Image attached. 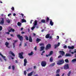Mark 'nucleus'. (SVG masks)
<instances>
[{
	"mask_svg": "<svg viewBox=\"0 0 76 76\" xmlns=\"http://www.w3.org/2000/svg\"><path fill=\"white\" fill-rule=\"evenodd\" d=\"M63 63H64V59H62L58 61L57 64L58 65H61V64H63Z\"/></svg>",
	"mask_w": 76,
	"mask_h": 76,
	"instance_id": "1",
	"label": "nucleus"
},
{
	"mask_svg": "<svg viewBox=\"0 0 76 76\" xmlns=\"http://www.w3.org/2000/svg\"><path fill=\"white\" fill-rule=\"evenodd\" d=\"M23 19H25V18H26V17L25 16H23Z\"/></svg>",
	"mask_w": 76,
	"mask_h": 76,
	"instance_id": "48",
	"label": "nucleus"
},
{
	"mask_svg": "<svg viewBox=\"0 0 76 76\" xmlns=\"http://www.w3.org/2000/svg\"><path fill=\"white\" fill-rule=\"evenodd\" d=\"M70 56H72L71 55L68 53H66L65 55V57H70Z\"/></svg>",
	"mask_w": 76,
	"mask_h": 76,
	"instance_id": "16",
	"label": "nucleus"
},
{
	"mask_svg": "<svg viewBox=\"0 0 76 76\" xmlns=\"http://www.w3.org/2000/svg\"><path fill=\"white\" fill-rule=\"evenodd\" d=\"M53 51H51L50 52L49 54V56H50L53 55Z\"/></svg>",
	"mask_w": 76,
	"mask_h": 76,
	"instance_id": "24",
	"label": "nucleus"
},
{
	"mask_svg": "<svg viewBox=\"0 0 76 76\" xmlns=\"http://www.w3.org/2000/svg\"><path fill=\"white\" fill-rule=\"evenodd\" d=\"M11 30L12 32H15V29H14L12 28H11Z\"/></svg>",
	"mask_w": 76,
	"mask_h": 76,
	"instance_id": "43",
	"label": "nucleus"
},
{
	"mask_svg": "<svg viewBox=\"0 0 76 76\" xmlns=\"http://www.w3.org/2000/svg\"><path fill=\"white\" fill-rule=\"evenodd\" d=\"M10 36H11V37H14V36H13V34H10Z\"/></svg>",
	"mask_w": 76,
	"mask_h": 76,
	"instance_id": "51",
	"label": "nucleus"
},
{
	"mask_svg": "<svg viewBox=\"0 0 76 76\" xmlns=\"http://www.w3.org/2000/svg\"><path fill=\"white\" fill-rule=\"evenodd\" d=\"M6 34H8L9 35V34H10V33H9V32H6Z\"/></svg>",
	"mask_w": 76,
	"mask_h": 76,
	"instance_id": "52",
	"label": "nucleus"
},
{
	"mask_svg": "<svg viewBox=\"0 0 76 76\" xmlns=\"http://www.w3.org/2000/svg\"><path fill=\"white\" fill-rule=\"evenodd\" d=\"M11 31H12V30H11V28L10 30H8V32H11Z\"/></svg>",
	"mask_w": 76,
	"mask_h": 76,
	"instance_id": "50",
	"label": "nucleus"
},
{
	"mask_svg": "<svg viewBox=\"0 0 76 76\" xmlns=\"http://www.w3.org/2000/svg\"><path fill=\"white\" fill-rule=\"evenodd\" d=\"M49 49H50V48H45L46 50H49Z\"/></svg>",
	"mask_w": 76,
	"mask_h": 76,
	"instance_id": "49",
	"label": "nucleus"
},
{
	"mask_svg": "<svg viewBox=\"0 0 76 76\" xmlns=\"http://www.w3.org/2000/svg\"><path fill=\"white\" fill-rule=\"evenodd\" d=\"M3 29V27H2V26H0V31H1Z\"/></svg>",
	"mask_w": 76,
	"mask_h": 76,
	"instance_id": "42",
	"label": "nucleus"
},
{
	"mask_svg": "<svg viewBox=\"0 0 76 76\" xmlns=\"http://www.w3.org/2000/svg\"><path fill=\"white\" fill-rule=\"evenodd\" d=\"M17 25L18 26H21V25H22V23L20 22H18L17 23Z\"/></svg>",
	"mask_w": 76,
	"mask_h": 76,
	"instance_id": "25",
	"label": "nucleus"
},
{
	"mask_svg": "<svg viewBox=\"0 0 76 76\" xmlns=\"http://www.w3.org/2000/svg\"><path fill=\"white\" fill-rule=\"evenodd\" d=\"M29 42H32V39L31 36H30L29 37Z\"/></svg>",
	"mask_w": 76,
	"mask_h": 76,
	"instance_id": "13",
	"label": "nucleus"
},
{
	"mask_svg": "<svg viewBox=\"0 0 76 76\" xmlns=\"http://www.w3.org/2000/svg\"><path fill=\"white\" fill-rule=\"evenodd\" d=\"M0 56H1L2 57V58H3V59L4 61H7V60L6 58V56H3V55L1 54V53H0Z\"/></svg>",
	"mask_w": 76,
	"mask_h": 76,
	"instance_id": "6",
	"label": "nucleus"
},
{
	"mask_svg": "<svg viewBox=\"0 0 76 76\" xmlns=\"http://www.w3.org/2000/svg\"><path fill=\"white\" fill-rule=\"evenodd\" d=\"M2 20L0 22V24H3L4 23V18H1Z\"/></svg>",
	"mask_w": 76,
	"mask_h": 76,
	"instance_id": "8",
	"label": "nucleus"
},
{
	"mask_svg": "<svg viewBox=\"0 0 76 76\" xmlns=\"http://www.w3.org/2000/svg\"><path fill=\"white\" fill-rule=\"evenodd\" d=\"M24 75H26V71H24Z\"/></svg>",
	"mask_w": 76,
	"mask_h": 76,
	"instance_id": "44",
	"label": "nucleus"
},
{
	"mask_svg": "<svg viewBox=\"0 0 76 76\" xmlns=\"http://www.w3.org/2000/svg\"><path fill=\"white\" fill-rule=\"evenodd\" d=\"M35 28V26H33L31 28V30H34V28Z\"/></svg>",
	"mask_w": 76,
	"mask_h": 76,
	"instance_id": "39",
	"label": "nucleus"
},
{
	"mask_svg": "<svg viewBox=\"0 0 76 76\" xmlns=\"http://www.w3.org/2000/svg\"><path fill=\"white\" fill-rule=\"evenodd\" d=\"M5 45H6V47H8V45H9V43L7 42H6L5 43Z\"/></svg>",
	"mask_w": 76,
	"mask_h": 76,
	"instance_id": "18",
	"label": "nucleus"
},
{
	"mask_svg": "<svg viewBox=\"0 0 76 76\" xmlns=\"http://www.w3.org/2000/svg\"><path fill=\"white\" fill-rule=\"evenodd\" d=\"M24 37L26 40H27V41H28V40H29V38H28V36L26 35Z\"/></svg>",
	"mask_w": 76,
	"mask_h": 76,
	"instance_id": "22",
	"label": "nucleus"
},
{
	"mask_svg": "<svg viewBox=\"0 0 76 76\" xmlns=\"http://www.w3.org/2000/svg\"><path fill=\"white\" fill-rule=\"evenodd\" d=\"M59 53H61V54L62 56H64V54H65V53L64 52V51H59Z\"/></svg>",
	"mask_w": 76,
	"mask_h": 76,
	"instance_id": "9",
	"label": "nucleus"
},
{
	"mask_svg": "<svg viewBox=\"0 0 76 76\" xmlns=\"http://www.w3.org/2000/svg\"><path fill=\"white\" fill-rule=\"evenodd\" d=\"M49 20H50V18H49L48 17H47L46 18V22H48Z\"/></svg>",
	"mask_w": 76,
	"mask_h": 76,
	"instance_id": "27",
	"label": "nucleus"
},
{
	"mask_svg": "<svg viewBox=\"0 0 76 76\" xmlns=\"http://www.w3.org/2000/svg\"><path fill=\"white\" fill-rule=\"evenodd\" d=\"M62 57V56H61V55H59L58 57V58H61Z\"/></svg>",
	"mask_w": 76,
	"mask_h": 76,
	"instance_id": "46",
	"label": "nucleus"
},
{
	"mask_svg": "<svg viewBox=\"0 0 76 76\" xmlns=\"http://www.w3.org/2000/svg\"><path fill=\"white\" fill-rule=\"evenodd\" d=\"M41 22L42 23H45V20H42Z\"/></svg>",
	"mask_w": 76,
	"mask_h": 76,
	"instance_id": "32",
	"label": "nucleus"
},
{
	"mask_svg": "<svg viewBox=\"0 0 76 76\" xmlns=\"http://www.w3.org/2000/svg\"><path fill=\"white\" fill-rule=\"evenodd\" d=\"M50 39H51V38H52V36H50L49 37Z\"/></svg>",
	"mask_w": 76,
	"mask_h": 76,
	"instance_id": "61",
	"label": "nucleus"
},
{
	"mask_svg": "<svg viewBox=\"0 0 76 76\" xmlns=\"http://www.w3.org/2000/svg\"><path fill=\"white\" fill-rule=\"evenodd\" d=\"M44 50V48H41L40 50V51H41Z\"/></svg>",
	"mask_w": 76,
	"mask_h": 76,
	"instance_id": "38",
	"label": "nucleus"
},
{
	"mask_svg": "<svg viewBox=\"0 0 76 76\" xmlns=\"http://www.w3.org/2000/svg\"><path fill=\"white\" fill-rule=\"evenodd\" d=\"M50 24L51 26H53L54 24V23L53 22L52 20H50Z\"/></svg>",
	"mask_w": 76,
	"mask_h": 76,
	"instance_id": "15",
	"label": "nucleus"
},
{
	"mask_svg": "<svg viewBox=\"0 0 76 76\" xmlns=\"http://www.w3.org/2000/svg\"><path fill=\"white\" fill-rule=\"evenodd\" d=\"M17 37L19 39L20 41H23V37L22 36H20V34H18L17 35Z\"/></svg>",
	"mask_w": 76,
	"mask_h": 76,
	"instance_id": "2",
	"label": "nucleus"
},
{
	"mask_svg": "<svg viewBox=\"0 0 76 76\" xmlns=\"http://www.w3.org/2000/svg\"><path fill=\"white\" fill-rule=\"evenodd\" d=\"M70 74H71V72L69 71V73L67 74V76H70Z\"/></svg>",
	"mask_w": 76,
	"mask_h": 76,
	"instance_id": "33",
	"label": "nucleus"
},
{
	"mask_svg": "<svg viewBox=\"0 0 76 76\" xmlns=\"http://www.w3.org/2000/svg\"><path fill=\"white\" fill-rule=\"evenodd\" d=\"M75 47L74 46H68V48H74Z\"/></svg>",
	"mask_w": 76,
	"mask_h": 76,
	"instance_id": "30",
	"label": "nucleus"
},
{
	"mask_svg": "<svg viewBox=\"0 0 76 76\" xmlns=\"http://www.w3.org/2000/svg\"><path fill=\"white\" fill-rule=\"evenodd\" d=\"M69 49H72V50L73 49H74V48H69Z\"/></svg>",
	"mask_w": 76,
	"mask_h": 76,
	"instance_id": "62",
	"label": "nucleus"
},
{
	"mask_svg": "<svg viewBox=\"0 0 76 76\" xmlns=\"http://www.w3.org/2000/svg\"><path fill=\"white\" fill-rule=\"evenodd\" d=\"M60 71V69H57L56 70V73H59Z\"/></svg>",
	"mask_w": 76,
	"mask_h": 76,
	"instance_id": "29",
	"label": "nucleus"
},
{
	"mask_svg": "<svg viewBox=\"0 0 76 76\" xmlns=\"http://www.w3.org/2000/svg\"><path fill=\"white\" fill-rule=\"evenodd\" d=\"M55 65V63H53L50 66H54Z\"/></svg>",
	"mask_w": 76,
	"mask_h": 76,
	"instance_id": "36",
	"label": "nucleus"
},
{
	"mask_svg": "<svg viewBox=\"0 0 76 76\" xmlns=\"http://www.w3.org/2000/svg\"><path fill=\"white\" fill-rule=\"evenodd\" d=\"M23 52H22L21 53H19V57L21 59L23 58Z\"/></svg>",
	"mask_w": 76,
	"mask_h": 76,
	"instance_id": "4",
	"label": "nucleus"
},
{
	"mask_svg": "<svg viewBox=\"0 0 76 76\" xmlns=\"http://www.w3.org/2000/svg\"><path fill=\"white\" fill-rule=\"evenodd\" d=\"M7 22L8 23H10V21L9 19L7 20Z\"/></svg>",
	"mask_w": 76,
	"mask_h": 76,
	"instance_id": "37",
	"label": "nucleus"
},
{
	"mask_svg": "<svg viewBox=\"0 0 76 76\" xmlns=\"http://www.w3.org/2000/svg\"><path fill=\"white\" fill-rule=\"evenodd\" d=\"M10 54H11V55L12 56H13L14 57H15V54H14V53L12 52L11 51H10Z\"/></svg>",
	"mask_w": 76,
	"mask_h": 76,
	"instance_id": "17",
	"label": "nucleus"
},
{
	"mask_svg": "<svg viewBox=\"0 0 76 76\" xmlns=\"http://www.w3.org/2000/svg\"><path fill=\"white\" fill-rule=\"evenodd\" d=\"M49 37H50V34H48L45 36L46 38H49Z\"/></svg>",
	"mask_w": 76,
	"mask_h": 76,
	"instance_id": "23",
	"label": "nucleus"
},
{
	"mask_svg": "<svg viewBox=\"0 0 76 76\" xmlns=\"http://www.w3.org/2000/svg\"><path fill=\"white\" fill-rule=\"evenodd\" d=\"M41 65L42 67H45L47 65V62L45 61H42L41 62Z\"/></svg>",
	"mask_w": 76,
	"mask_h": 76,
	"instance_id": "3",
	"label": "nucleus"
},
{
	"mask_svg": "<svg viewBox=\"0 0 76 76\" xmlns=\"http://www.w3.org/2000/svg\"><path fill=\"white\" fill-rule=\"evenodd\" d=\"M22 46V42H20V44L19 45V47H21Z\"/></svg>",
	"mask_w": 76,
	"mask_h": 76,
	"instance_id": "45",
	"label": "nucleus"
},
{
	"mask_svg": "<svg viewBox=\"0 0 76 76\" xmlns=\"http://www.w3.org/2000/svg\"><path fill=\"white\" fill-rule=\"evenodd\" d=\"M38 25V22L37 20H35L34 21V26H36V25Z\"/></svg>",
	"mask_w": 76,
	"mask_h": 76,
	"instance_id": "21",
	"label": "nucleus"
},
{
	"mask_svg": "<svg viewBox=\"0 0 76 76\" xmlns=\"http://www.w3.org/2000/svg\"><path fill=\"white\" fill-rule=\"evenodd\" d=\"M24 66H26V64H27V63H28L26 59H24Z\"/></svg>",
	"mask_w": 76,
	"mask_h": 76,
	"instance_id": "7",
	"label": "nucleus"
},
{
	"mask_svg": "<svg viewBox=\"0 0 76 76\" xmlns=\"http://www.w3.org/2000/svg\"><path fill=\"white\" fill-rule=\"evenodd\" d=\"M64 70H67L69 69V64H66L64 66Z\"/></svg>",
	"mask_w": 76,
	"mask_h": 76,
	"instance_id": "5",
	"label": "nucleus"
},
{
	"mask_svg": "<svg viewBox=\"0 0 76 76\" xmlns=\"http://www.w3.org/2000/svg\"><path fill=\"white\" fill-rule=\"evenodd\" d=\"M49 60L50 62H53V57H50Z\"/></svg>",
	"mask_w": 76,
	"mask_h": 76,
	"instance_id": "20",
	"label": "nucleus"
},
{
	"mask_svg": "<svg viewBox=\"0 0 76 76\" xmlns=\"http://www.w3.org/2000/svg\"><path fill=\"white\" fill-rule=\"evenodd\" d=\"M34 54V52H33L31 51L30 53H28V56H32V55H33Z\"/></svg>",
	"mask_w": 76,
	"mask_h": 76,
	"instance_id": "28",
	"label": "nucleus"
},
{
	"mask_svg": "<svg viewBox=\"0 0 76 76\" xmlns=\"http://www.w3.org/2000/svg\"><path fill=\"white\" fill-rule=\"evenodd\" d=\"M60 42L58 43L57 45H54L55 48H57V47H59L60 46Z\"/></svg>",
	"mask_w": 76,
	"mask_h": 76,
	"instance_id": "10",
	"label": "nucleus"
},
{
	"mask_svg": "<svg viewBox=\"0 0 76 76\" xmlns=\"http://www.w3.org/2000/svg\"><path fill=\"white\" fill-rule=\"evenodd\" d=\"M18 41V40H13V41L14 42L13 43V46L14 48H15V43H16V42H17Z\"/></svg>",
	"mask_w": 76,
	"mask_h": 76,
	"instance_id": "11",
	"label": "nucleus"
},
{
	"mask_svg": "<svg viewBox=\"0 0 76 76\" xmlns=\"http://www.w3.org/2000/svg\"><path fill=\"white\" fill-rule=\"evenodd\" d=\"M64 48H67V46L65 45L64 46Z\"/></svg>",
	"mask_w": 76,
	"mask_h": 76,
	"instance_id": "58",
	"label": "nucleus"
},
{
	"mask_svg": "<svg viewBox=\"0 0 76 76\" xmlns=\"http://www.w3.org/2000/svg\"><path fill=\"white\" fill-rule=\"evenodd\" d=\"M21 21L22 23H23V22H26V20H25L24 19H22L21 20Z\"/></svg>",
	"mask_w": 76,
	"mask_h": 76,
	"instance_id": "26",
	"label": "nucleus"
},
{
	"mask_svg": "<svg viewBox=\"0 0 76 76\" xmlns=\"http://www.w3.org/2000/svg\"><path fill=\"white\" fill-rule=\"evenodd\" d=\"M21 33H22V34H25V32H21Z\"/></svg>",
	"mask_w": 76,
	"mask_h": 76,
	"instance_id": "59",
	"label": "nucleus"
},
{
	"mask_svg": "<svg viewBox=\"0 0 76 76\" xmlns=\"http://www.w3.org/2000/svg\"><path fill=\"white\" fill-rule=\"evenodd\" d=\"M39 45H40V46H44V43H39Z\"/></svg>",
	"mask_w": 76,
	"mask_h": 76,
	"instance_id": "31",
	"label": "nucleus"
},
{
	"mask_svg": "<svg viewBox=\"0 0 76 76\" xmlns=\"http://www.w3.org/2000/svg\"><path fill=\"white\" fill-rule=\"evenodd\" d=\"M15 66L13 65L12 66V69L13 70H15Z\"/></svg>",
	"mask_w": 76,
	"mask_h": 76,
	"instance_id": "35",
	"label": "nucleus"
},
{
	"mask_svg": "<svg viewBox=\"0 0 76 76\" xmlns=\"http://www.w3.org/2000/svg\"><path fill=\"white\" fill-rule=\"evenodd\" d=\"M65 61L66 63H69V60L68 59H65Z\"/></svg>",
	"mask_w": 76,
	"mask_h": 76,
	"instance_id": "34",
	"label": "nucleus"
},
{
	"mask_svg": "<svg viewBox=\"0 0 76 76\" xmlns=\"http://www.w3.org/2000/svg\"><path fill=\"white\" fill-rule=\"evenodd\" d=\"M13 15L14 16H16V14L15 13H14L13 14Z\"/></svg>",
	"mask_w": 76,
	"mask_h": 76,
	"instance_id": "63",
	"label": "nucleus"
},
{
	"mask_svg": "<svg viewBox=\"0 0 76 76\" xmlns=\"http://www.w3.org/2000/svg\"><path fill=\"white\" fill-rule=\"evenodd\" d=\"M33 73H34V71H32L30 73H29L28 75V76H32V75L33 74Z\"/></svg>",
	"mask_w": 76,
	"mask_h": 76,
	"instance_id": "12",
	"label": "nucleus"
},
{
	"mask_svg": "<svg viewBox=\"0 0 76 76\" xmlns=\"http://www.w3.org/2000/svg\"><path fill=\"white\" fill-rule=\"evenodd\" d=\"M51 45L50 44H48L46 46V48H51Z\"/></svg>",
	"mask_w": 76,
	"mask_h": 76,
	"instance_id": "19",
	"label": "nucleus"
},
{
	"mask_svg": "<svg viewBox=\"0 0 76 76\" xmlns=\"http://www.w3.org/2000/svg\"><path fill=\"white\" fill-rule=\"evenodd\" d=\"M33 34L34 37H35L36 36V34L35 33H33Z\"/></svg>",
	"mask_w": 76,
	"mask_h": 76,
	"instance_id": "53",
	"label": "nucleus"
},
{
	"mask_svg": "<svg viewBox=\"0 0 76 76\" xmlns=\"http://www.w3.org/2000/svg\"><path fill=\"white\" fill-rule=\"evenodd\" d=\"M18 63V60H15V63Z\"/></svg>",
	"mask_w": 76,
	"mask_h": 76,
	"instance_id": "57",
	"label": "nucleus"
},
{
	"mask_svg": "<svg viewBox=\"0 0 76 76\" xmlns=\"http://www.w3.org/2000/svg\"><path fill=\"white\" fill-rule=\"evenodd\" d=\"M45 53V51L43 50L42 52V54H44V53Z\"/></svg>",
	"mask_w": 76,
	"mask_h": 76,
	"instance_id": "60",
	"label": "nucleus"
},
{
	"mask_svg": "<svg viewBox=\"0 0 76 76\" xmlns=\"http://www.w3.org/2000/svg\"><path fill=\"white\" fill-rule=\"evenodd\" d=\"M41 40L40 39H39L38 38H37L36 40V42L37 43H38V42H39L40 41H41Z\"/></svg>",
	"mask_w": 76,
	"mask_h": 76,
	"instance_id": "14",
	"label": "nucleus"
},
{
	"mask_svg": "<svg viewBox=\"0 0 76 76\" xmlns=\"http://www.w3.org/2000/svg\"><path fill=\"white\" fill-rule=\"evenodd\" d=\"M56 76H60V75L59 74H58L56 75Z\"/></svg>",
	"mask_w": 76,
	"mask_h": 76,
	"instance_id": "54",
	"label": "nucleus"
},
{
	"mask_svg": "<svg viewBox=\"0 0 76 76\" xmlns=\"http://www.w3.org/2000/svg\"><path fill=\"white\" fill-rule=\"evenodd\" d=\"M34 50H35V51H37V48H34Z\"/></svg>",
	"mask_w": 76,
	"mask_h": 76,
	"instance_id": "64",
	"label": "nucleus"
},
{
	"mask_svg": "<svg viewBox=\"0 0 76 76\" xmlns=\"http://www.w3.org/2000/svg\"><path fill=\"white\" fill-rule=\"evenodd\" d=\"M12 15V14H11V13L9 14H8V16H10V15Z\"/></svg>",
	"mask_w": 76,
	"mask_h": 76,
	"instance_id": "56",
	"label": "nucleus"
},
{
	"mask_svg": "<svg viewBox=\"0 0 76 76\" xmlns=\"http://www.w3.org/2000/svg\"><path fill=\"white\" fill-rule=\"evenodd\" d=\"M27 42L25 43L24 44V47H26V46H27Z\"/></svg>",
	"mask_w": 76,
	"mask_h": 76,
	"instance_id": "47",
	"label": "nucleus"
},
{
	"mask_svg": "<svg viewBox=\"0 0 76 76\" xmlns=\"http://www.w3.org/2000/svg\"><path fill=\"white\" fill-rule=\"evenodd\" d=\"M76 61V58L72 60V61L74 62V61Z\"/></svg>",
	"mask_w": 76,
	"mask_h": 76,
	"instance_id": "40",
	"label": "nucleus"
},
{
	"mask_svg": "<svg viewBox=\"0 0 76 76\" xmlns=\"http://www.w3.org/2000/svg\"><path fill=\"white\" fill-rule=\"evenodd\" d=\"M9 69H11V66H9V67H8Z\"/></svg>",
	"mask_w": 76,
	"mask_h": 76,
	"instance_id": "55",
	"label": "nucleus"
},
{
	"mask_svg": "<svg viewBox=\"0 0 76 76\" xmlns=\"http://www.w3.org/2000/svg\"><path fill=\"white\" fill-rule=\"evenodd\" d=\"M11 9L12 10V11L15 10V8L13 7H12Z\"/></svg>",
	"mask_w": 76,
	"mask_h": 76,
	"instance_id": "41",
	"label": "nucleus"
}]
</instances>
